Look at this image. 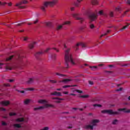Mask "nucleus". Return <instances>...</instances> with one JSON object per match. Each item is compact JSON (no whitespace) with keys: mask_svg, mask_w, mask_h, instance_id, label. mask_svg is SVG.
Masks as SVG:
<instances>
[{"mask_svg":"<svg viewBox=\"0 0 130 130\" xmlns=\"http://www.w3.org/2000/svg\"><path fill=\"white\" fill-rule=\"evenodd\" d=\"M122 90V88H120L117 89L116 91L119 92V91H121Z\"/></svg>","mask_w":130,"mask_h":130,"instance_id":"obj_54","label":"nucleus"},{"mask_svg":"<svg viewBox=\"0 0 130 130\" xmlns=\"http://www.w3.org/2000/svg\"><path fill=\"white\" fill-rule=\"evenodd\" d=\"M0 104L2 105H4V106H8V105H10V101H5L1 102Z\"/></svg>","mask_w":130,"mask_h":130,"instance_id":"obj_13","label":"nucleus"},{"mask_svg":"<svg viewBox=\"0 0 130 130\" xmlns=\"http://www.w3.org/2000/svg\"><path fill=\"white\" fill-rule=\"evenodd\" d=\"M23 57L24 56H23V55L19 53H17L15 55H12L8 58H7L4 62H0V67L1 66H4V64H5L6 68V70H9L10 71H11L12 70V68L10 67L11 64H10V62H9L11 61V60H12L13 58H14V59H16V60H18V61H21V60L23 59Z\"/></svg>","mask_w":130,"mask_h":130,"instance_id":"obj_1","label":"nucleus"},{"mask_svg":"<svg viewBox=\"0 0 130 130\" xmlns=\"http://www.w3.org/2000/svg\"><path fill=\"white\" fill-rule=\"evenodd\" d=\"M7 3L4 2V3H2L1 2H0V6H5V5H7Z\"/></svg>","mask_w":130,"mask_h":130,"instance_id":"obj_42","label":"nucleus"},{"mask_svg":"<svg viewBox=\"0 0 130 130\" xmlns=\"http://www.w3.org/2000/svg\"><path fill=\"white\" fill-rule=\"evenodd\" d=\"M28 2L26 0H23L21 2L18 3L16 5V7H19V9H25V7L21 6L22 4H27Z\"/></svg>","mask_w":130,"mask_h":130,"instance_id":"obj_9","label":"nucleus"},{"mask_svg":"<svg viewBox=\"0 0 130 130\" xmlns=\"http://www.w3.org/2000/svg\"><path fill=\"white\" fill-rule=\"evenodd\" d=\"M57 3V0H52L51 2H45L44 5L41 7L43 12H45V10L48 6L52 7Z\"/></svg>","mask_w":130,"mask_h":130,"instance_id":"obj_3","label":"nucleus"},{"mask_svg":"<svg viewBox=\"0 0 130 130\" xmlns=\"http://www.w3.org/2000/svg\"><path fill=\"white\" fill-rule=\"evenodd\" d=\"M57 100H60V101H62L64 100V99H60V98H58Z\"/></svg>","mask_w":130,"mask_h":130,"instance_id":"obj_56","label":"nucleus"},{"mask_svg":"<svg viewBox=\"0 0 130 130\" xmlns=\"http://www.w3.org/2000/svg\"><path fill=\"white\" fill-rule=\"evenodd\" d=\"M76 92H77V93H83V91L80 90L79 89H76Z\"/></svg>","mask_w":130,"mask_h":130,"instance_id":"obj_44","label":"nucleus"},{"mask_svg":"<svg viewBox=\"0 0 130 130\" xmlns=\"http://www.w3.org/2000/svg\"><path fill=\"white\" fill-rule=\"evenodd\" d=\"M70 24H71L70 21H65L64 23H62V25L63 26H64V25H70Z\"/></svg>","mask_w":130,"mask_h":130,"instance_id":"obj_31","label":"nucleus"},{"mask_svg":"<svg viewBox=\"0 0 130 130\" xmlns=\"http://www.w3.org/2000/svg\"><path fill=\"white\" fill-rule=\"evenodd\" d=\"M38 23V19H36V21L34 22V24H37Z\"/></svg>","mask_w":130,"mask_h":130,"instance_id":"obj_53","label":"nucleus"},{"mask_svg":"<svg viewBox=\"0 0 130 130\" xmlns=\"http://www.w3.org/2000/svg\"><path fill=\"white\" fill-rule=\"evenodd\" d=\"M71 79H64L62 81H60L59 83H68V82H70Z\"/></svg>","mask_w":130,"mask_h":130,"instance_id":"obj_23","label":"nucleus"},{"mask_svg":"<svg viewBox=\"0 0 130 130\" xmlns=\"http://www.w3.org/2000/svg\"><path fill=\"white\" fill-rule=\"evenodd\" d=\"M70 95L71 96H76V94H74V93H71Z\"/></svg>","mask_w":130,"mask_h":130,"instance_id":"obj_60","label":"nucleus"},{"mask_svg":"<svg viewBox=\"0 0 130 130\" xmlns=\"http://www.w3.org/2000/svg\"><path fill=\"white\" fill-rule=\"evenodd\" d=\"M88 97H89L88 95H84L80 96L81 98H88Z\"/></svg>","mask_w":130,"mask_h":130,"instance_id":"obj_37","label":"nucleus"},{"mask_svg":"<svg viewBox=\"0 0 130 130\" xmlns=\"http://www.w3.org/2000/svg\"><path fill=\"white\" fill-rule=\"evenodd\" d=\"M98 122H99V120L98 119L93 120L91 123L92 125H86L84 126V128H85V129H89V128H90V129H93L94 128V126L96 125V123H98Z\"/></svg>","mask_w":130,"mask_h":130,"instance_id":"obj_5","label":"nucleus"},{"mask_svg":"<svg viewBox=\"0 0 130 130\" xmlns=\"http://www.w3.org/2000/svg\"><path fill=\"white\" fill-rule=\"evenodd\" d=\"M34 90V88H26V91H33Z\"/></svg>","mask_w":130,"mask_h":130,"instance_id":"obj_39","label":"nucleus"},{"mask_svg":"<svg viewBox=\"0 0 130 130\" xmlns=\"http://www.w3.org/2000/svg\"><path fill=\"white\" fill-rule=\"evenodd\" d=\"M99 15H104V13H103V10H101L99 12Z\"/></svg>","mask_w":130,"mask_h":130,"instance_id":"obj_41","label":"nucleus"},{"mask_svg":"<svg viewBox=\"0 0 130 130\" xmlns=\"http://www.w3.org/2000/svg\"><path fill=\"white\" fill-rule=\"evenodd\" d=\"M9 82H10V83H12V82H14V80H13V79H10V80H9Z\"/></svg>","mask_w":130,"mask_h":130,"instance_id":"obj_57","label":"nucleus"},{"mask_svg":"<svg viewBox=\"0 0 130 130\" xmlns=\"http://www.w3.org/2000/svg\"><path fill=\"white\" fill-rule=\"evenodd\" d=\"M130 9H127V10H126L124 13L122 15V17H124V16H125V15H126V13H128V12H129Z\"/></svg>","mask_w":130,"mask_h":130,"instance_id":"obj_29","label":"nucleus"},{"mask_svg":"<svg viewBox=\"0 0 130 130\" xmlns=\"http://www.w3.org/2000/svg\"><path fill=\"white\" fill-rule=\"evenodd\" d=\"M13 127H14V128H21L22 126L20 124L15 123L13 124Z\"/></svg>","mask_w":130,"mask_h":130,"instance_id":"obj_18","label":"nucleus"},{"mask_svg":"<svg viewBox=\"0 0 130 130\" xmlns=\"http://www.w3.org/2000/svg\"><path fill=\"white\" fill-rule=\"evenodd\" d=\"M110 17H113V12H110Z\"/></svg>","mask_w":130,"mask_h":130,"instance_id":"obj_47","label":"nucleus"},{"mask_svg":"<svg viewBox=\"0 0 130 130\" xmlns=\"http://www.w3.org/2000/svg\"><path fill=\"white\" fill-rule=\"evenodd\" d=\"M116 11H117V12H120V11H121V8H120V7L116 8Z\"/></svg>","mask_w":130,"mask_h":130,"instance_id":"obj_34","label":"nucleus"},{"mask_svg":"<svg viewBox=\"0 0 130 130\" xmlns=\"http://www.w3.org/2000/svg\"><path fill=\"white\" fill-rule=\"evenodd\" d=\"M8 6L11 7V6H12V3H8Z\"/></svg>","mask_w":130,"mask_h":130,"instance_id":"obj_59","label":"nucleus"},{"mask_svg":"<svg viewBox=\"0 0 130 130\" xmlns=\"http://www.w3.org/2000/svg\"><path fill=\"white\" fill-rule=\"evenodd\" d=\"M38 103H40L41 104H44V103H47V101L45 100H40L38 101Z\"/></svg>","mask_w":130,"mask_h":130,"instance_id":"obj_20","label":"nucleus"},{"mask_svg":"<svg viewBox=\"0 0 130 130\" xmlns=\"http://www.w3.org/2000/svg\"><path fill=\"white\" fill-rule=\"evenodd\" d=\"M48 129H49V127L48 126H46L42 128L41 130H48Z\"/></svg>","mask_w":130,"mask_h":130,"instance_id":"obj_40","label":"nucleus"},{"mask_svg":"<svg viewBox=\"0 0 130 130\" xmlns=\"http://www.w3.org/2000/svg\"><path fill=\"white\" fill-rule=\"evenodd\" d=\"M53 49H54V50H56V52H59V50L55 48H53Z\"/></svg>","mask_w":130,"mask_h":130,"instance_id":"obj_49","label":"nucleus"},{"mask_svg":"<svg viewBox=\"0 0 130 130\" xmlns=\"http://www.w3.org/2000/svg\"><path fill=\"white\" fill-rule=\"evenodd\" d=\"M72 109H73V110H77L78 109L77 108H73Z\"/></svg>","mask_w":130,"mask_h":130,"instance_id":"obj_62","label":"nucleus"},{"mask_svg":"<svg viewBox=\"0 0 130 130\" xmlns=\"http://www.w3.org/2000/svg\"><path fill=\"white\" fill-rule=\"evenodd\" d=\"M125 1H126V4H127V5H130V0H125Z\"/></svg>","mask_w":130,"mask_h":130,"instance_id":"obj_50","label":"nucleus"},{"mask_svg":"<svg viewBox=\"0 0 130 130\" xmlns=\"http://www.w3.org/2000/svg\"><path fill=\"white\" fill-rule=\"evenodd\" d=\"M92 106H93V107H102V105L100 104H93Z\"/></svg>","mask_w":130,"mask_h":130,"instance_id":"obj_28","label":"nucleus"},{"mask_svg":"<svg viewBox=\"0 0 130 130\" xmlns=\"http://www.w3.org/2000/svg\"><path fill=\"white\" fill-rule=\"evenodd\" d=\"M52 99L53 100H57L58 99V98H52Z\"/></svg>","mask_w":130,"mask_h":130,"instance_id":"obj_58","label":"nucleus"},{"mask_svg":"<svg viewBox=\"0 0 130 130\" xmlns=\"http://www.w3.org/2000/svg\"><path fill=\"white\" fill-rule=\"evenodd\" d=\"M23 40L24 41H27V40H28V37H23Z\"/></svg>","mask_w":130,"mask_h":130,"instance_id":"obj_46","label":"nucleus"},{"mask_svg":"<svg viewBox=\"0 0 130 130\" xmlns=\"http://www.w3.org/2000/svg\"><path fill=\"white\" fill-rule=\"evenodd\" d=\"M23 23L21 22V23L17 24V26H21L22 25H23Z\"/></svg>","mask_w":130,"mask_h":130,"instance_id":"obj_52","label":"nucleus"},{"mask_svg":"<svg viewBox=\"0 0 130 130\" xmlns=\"http://www.w3.org/2000/svg\"><path fill=\"white\" fill-rule=\"evenodd\" d=\"M36 44V42H34L32 43H31L28 45V47L29 49H33L34 48V46H35V45Z\"/></svg>","mask_w":130,"mask_h":130,"instance_id":"obj_16","label":"nucleus"},{"mask_svg":"<svg viewBox=\"0 0 130 130\" xmlns=\"http://www.w3.org/2000/svg\"><path fill=\"white\" fill-rule=\"evenodd\" d=\"M30 103V100H25L24 101V104H28Z\"/></svg>","mask_w":130,"mask_h":130,"instance_id":"obj_35","label":"nucleus"},{"mask_svg":"<svg viewBox=\"0 0 130 130\" xmlns=\"http://www.w3.org/2000/svg\"><path fill=\"white\" fill-rule=\"evenodd\" d=\"M102 113L109 114V115H118L119 112H113L112 110H103L101 111Z\"/></svg>","mask_w":130,"mask_h":130,"instance_id":"obj_4","label":"nucleus"},{"mask_svg":"<svg viewBox=\"0 0 130 130\" xmlns=\"http://www.w3.org/2000/svg\"><path fill=\"white\" fill-rule=\"evenodd\" d=\"M17 91H18L19 93H21L22 94L25 93V91H24V90H17Z\"/></svg>","mask_w":130,"mask_h":130,"instance_id":"obj_45","label":"nucleus"},{"mask_svg":"<svg viewBox=\"0 0 130 130\" xmlns=\"http://www.w3.org/2000/svg\"><path fill=\"white\" fill-rule=\"evenodd\" d=\"M63 26V25H58L57 27H56V29L57 30V31H59V30H61V29H62V26Z\"/></svg>","mask_w":130,"mask_h":130,"instance_id":"obj_21","label":"nucleus"},{"mask_svg":"<svg viewBox=\"0 0 130 130\" xmlns=\"http://www.w3.org/2000/svg\"><path fill=\"white\" fill-rule=\"evenodd\" d=\"M83 0H77L76 2H75L74 5L75 7H80V4Z\"/></svg>","mask_w":130,"mask_h":130,"instance_id":"obj_17","label":"nucleus"},{"mask_svg":"<svg viewBox=\"0 0 130 130\" xmlns=\"http://www.w3.org/2000/svg\"><path fill=\"white\" fill-rule=\"evenodd\" d=\"M72 16L74 18H75L76 20H79V21H80L81 23H82L84 21V18L79 17V14H73Z\"/></svg>","mask_w":130,"mask_h":130,"instance_id":"obj_11","label":"nucleus"},{"mask_svg":"<svg viewBox=\"0 0 130 130\" xmlns=\"http://www.w3.org/2000/svg\"><path fill=\"white\" fill-rule=\"evenodd\" d=\"M78 46H81V47H87L86 44L83 43H78L75 46L76 50H78V49H79Z\"/></svg>","mask_w":130,"mask_h":130,"instance_id":"obj_10","label":"nucleus"},{"mask_svg":"<svg viewBox=\"0 0 130 130\" xmlns=\"http://www.w3.org/2000/svg\"><path fill=\"white\" fill-rule=\"evenodd\" d=\"M64 94H65L66 95L69 94V92L68 91L64 92Z\"/></svg>","mask_w":130,"mask_h":130,"instance_id":"obj_61","label":"nucleus"},{"mask_svg":"<svg viewBox=\"0 0 130 130\" xmlns=\"http://www.w3.org/2000/svg\"><path fill=\"white\" fill-rule=\"evenodd\" d=\"M71 49L68 48L67 50L65 51V65L66 66V69L69 68V63L71 62L72 64H75V62H74V60H73V56H72V54L70 53V51Z\"/></svg>","mask_w":130,"mask_h":130,"instance_id":"obj_2","label":"nucleus"},{"mask_svg":"<svg viewBox=\"0 0 130 130\" xmlns=\"http://www.w3.org/2000/svg\"><path fill=\"white\" fill-rule=\"evenodd\" d=\"M49 50H50V48H47L46 50H45L43 51H40V52H38L35 54V56L37 58H39L40 56H41V55H42L43 54H44L45 53H47L48 52V51H49Z\"/></svg>","mask_w":130,"mask_h":130,"instance_id":"obj_6","label":"nucleus"},{"mask_svg":"<svg viewBox=\"0 0 130 130\" xmlns=\"http://www.w3.org/2000/svg\"><path fill=\"white\" fill-rule=\"evenodd\" d=\"M74 10H75V8L74 7L71 8V11H74Z\"/></svg>","mask_w":130,"mask_h":130,"instance_id":"obj_63","label":"nucleus"},{"mask_svg":"<svg viewBox=\"0 0 130 130\" xmlns=\"http://www.w3.org/2000/svg\"><path fill=\"white\" fill-rule=\"evenodd\" d=\"M48 107H54V106L50 104H46L43 106H40V107H39L38 108H35L34 110L36 111V110H39L41 109H44L45 108H48Z\"/></svg>","mask_w":130,"mask_h":130,"instance_id":"obj_7","label":"nucleus"},{"mask_svg":"<svg viewBox=\"0 0 130 130\" xmlns=\"http://www.w3.org/2000/svg\"><path fill=\"white\" fill-rule=\"evenodd\" d=\"M88 18L90 21H95L97 19V15L95 13H92L88 15Z\"/></svg>","mask_w":130,"mask_h":130,"instance_id":"obj_8","label":"nucleus"},{"mask_svg":"<svg viewBox=\"0 0 130 130\" xmlns=\"http://www.w3.org/2000/svg\"><path fill=\"white\" fill-rule=\"evenodd\" d=\"M7 123H6V122H2V125H7Z\"/></svg>","mask_w":130,"mask_h":130,"instance_id":"obj_51","label":"nucleus"},{"mask_svg":"<svg viewBox=\"0 0 130 130\" xmlns=\"http://www.w3.org/2000/svg\"><path fill=\"white\" fill-rule=\"evenodd\" d=\"M111 31V30H108L107 31V32H106V33H105V34H103V35H102L101 36V37H103V36H106V35H107V34H108V33H110Z\"/></svg>","mask_w":130,"mask_h":130,"instance_id":"obj_25","label":"nucleus"},{"mask_svg":"<svg viewBox=\"0 0 130 130\" xmlns=\"http://www.w3.org/2000/svg\"><path fill=\"white\" fill-rule=\"evenodd\" d=\"M25 119L24 118H18L16 119V122H23V121H24Z\"/></svg>","mask_w":130,"mask_h":130,"instance_id":"obj_19","label":"nucleus"},{"mask_svg":"<svg viewBox=\"0 0 130 130\" xmlns=\"http://www.w3.org/2000/svg\"><path fill=\"white\" fill-rule=\"evenodd\" d=\"M45 24L47 27H51L52 26V23L51 22H45Z\"/></svg>","mask_w":130,"mask_h":130,"instance_id":"obj_22","label":"nucleus"},{"mask_svg":"<svg viewBox=\"0 0 130 130\" xmlns=\"http://www.w3.org/2000/svg\"><path fill=\"white\" fill-rule=\"evenodd\" d=\"M49 82H50L51 83H52V84H55L56 83H57L56 80H50Z\"/></svg>","mask_w":130,"mask_h":130,"instance_id":"obj_38","label":"nucleus"},{"mask_svg":"<svg viewBox=\"0 0 130 130\" xmlns=\"http://www.w3.org/2000/svg\"><path fill=\"white\" fill-rule=\"evenodd\" d=\"M118 111H123L125 113H129L130 110H127L126 108L119 109Z\"/></svg>","mask_w":130,"mask_h":130,"instance_id":"obj_14","label":"nucleus"},{"mask_svg":"<svg viewBox=\"0 0 130 130\" xmlns=\"http://www.w3.org/2000/svg\"><path fill=\"white\" fill-rule=\"evenodd\" d=\"M117 123H118V120L115 119L113 120L112 124L115 125V124H117Z\"/></svg>","mask_w":130,"mask_h":130,"instance_id":"obj_24","label":"nucleus"},{"mask_svg":"<svg viewBox=\"0 0 130 130\" xmlns=\"http://www.w3.org/2000/svg\"><path fill=\"white\" fill-rule=\"evenodd\" d=\"M71 87H76V85H64L63 86V88H70Z\"/></svg>","mask_w":130,"mask_h":130,"instance_id":"obj_27","label":"nucleus"},{"mask_svg":"<svg viewBox=\"0 0 130 130\" xmlns=\"http://www.w3.org/2000/svg\"><path fill=\"white\" fill-rule=\"evenodd\" d=\"M34 80H35V78H34V77L29 78L28 80L26 81V84H28V85L33 84V83H34Z\"/></svg>","mask_w":130,"mask_h":130,"instance_id":"obj_12","label":"nucleus"},{"mask_svg":"<svg viewBox=\"0 0 130 130\" xmlns=\"http://www.w3.org/2000/svg\"><path fill=\"white\" fill-rule=\"evenodd\" d=\"M55 74L57 76H59V77H64V75H63V74L58 73H56Z\"/></svg>","mask_w":130,"mask_h":130,"instance_id":"obj_36","label":"nucleus"},{"mask_svg":"<svg viewBox=\"0 0 130 130\" xmlns=\"http://www.w3.org/2000/svg\"><path fill=\"white\" fill-rule=\"evenodd\" d=\"M51 57L52 59H55V58H56V54H52Z\"/></svg>","mask_w":130,"mask_h":130,"instance_id":"obj_32","label":"nucleus"},{"mask_svg":"<svg viewBox=\"0 0 130 130\" xmlns=\"http://www.w3.org/2000/svg\"><path fill=\"white\" fill-rule=\"evenodd\" d=\"M128 100H129V101H130V96H129L128 97Z\"/></svg>","mask_w":130,"mask_h":130,"instance_id":"obj_64","label":"nucleus"},{"mask_svg":"<svg viewBox=\"0 0 130 130\" xmlns=\"http://www.w3.org/2000/svg\"><path fill=\"white\" fill-rule=\"evenodd\" d=\"M91 3L92 4V5H98V1H97V0H92L91 1Z\"/></svg>","mask_w":130,"mask_h":130,"instance_id":"obj_26","label":"nucleus"},{"mask_svg":"<svg viewBox=\"0 0 130 130\" xmlns=\"http://www.w3.org/2000/svg\"><path fill=\"white\" fill-rule=\"evenodd\" d=\"M94 27H95V26L94 25V24H90V29H93V28H94Z\"/></svg>","mask_w":130,"mask_h":130,"instance_id":"obj_43","label":"nucleus"},{"mask_svg":"<svg viewBox=\"0 0 130 130\" xmlns=\"http://www.w3.org/2000/svg\"><path fill=\"white\" fill-rule=\"evenodd\" d=\"M9 115L10 116H14L15 115H17V114L16 113L11 112L9 113Z\"/></svg>","mask_w":130,"mask_h":130,"instance_id":"obj_33","label":"nucleus"},{"mask_svg":"<svg viewBox=\"0 0 130 130\" xmlns=\"http://www.w3.org/2000/svg\"><path fill=\"white\" fill-rule=\"evenodd\" d=\"M89 85H93V82L91 81H89Z\"/></svg>","mask_w":130,"mask_h":130,"instance_id":"obj_55","label":"nucleus"},{"mask_svg":"<svg viewBox=\"0 0 130 130\" xmlns=\"http://www.w3.org/2000/svg\"><path fill=\"white\" fill-rule=\"evenodd\" d=\"M0 110H2V111H6V109L0 107Z\"/></svg>","mask_w":130,"mask_h":130,"instance_id":"obj_48","label":"nucleus"},{"mask_svg":"<svg viewBox=\"0 0 130 130\" xmlns=\"http://www.w3.org/2000/svg\"><path fill=\"white\" fill-rule=\"evenodd\" d=\"M51 95H52L53 96H61V93L60 92H57V91H54L53 92L51 93Z\"/></svg>","mask_w":130,"mask_h":130,"instance_id":"obj_15","label":"nucleus"},{"mask_svg":"<svg viewBox=\"0 0 130 130\" xmlns=\"http://www.w3.org/2000/svg\"><path fill=\"white\" fill-rule=\"evenodd\" d=\"M128 26H129V24L123 26L121 29V31H123V30H124V29H126V28H127V27H128Z\"/></svg>","mask_w":130,"mask_h":130,"instance_id":"obj_30","label":"nucleus"}]
</instances>
